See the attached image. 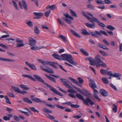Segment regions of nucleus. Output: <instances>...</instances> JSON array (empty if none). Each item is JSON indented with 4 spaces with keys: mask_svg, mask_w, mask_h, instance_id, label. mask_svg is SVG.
<instances>
[{
    "mask_svg": "<svg viewBox=\"0 0 122 122\" xmlns=\"http://www.w3.org/2000/svg\"><path fill=\"white\" fill-rule=\"evenodd\" d=\"M33 76L39 82H41L43 84L46 85L49 88L50 90L56 94H58L61 96H62V95L59 92L56 90L52 86L44 82V81L38 75H33Z\"/></svg>",
    "mask_w": 122,
    "mask_h": 122,
    "instance_id": "f257e3e1",
    "label": "nucleus"
},
{
    "mask_svg": "<svg viewBox=\"0 0 122 122\" xmlns=\"http://www.w3.org/2000/svg\"><path fill=\"white\" fill-rule=\"evenodd\" d=\"M101 60H105V58L99 55H97L95 56L94 59L95 64L97 68L100 66L106 68L107 66L106 64L102 61Z\"/></svg>",
    "mask_w": 122,
    "mask_h": 122,
    "instance_id": "f03ea898",
    "label": "nucleus"
},
{
    "mask_svg": "<svg viewBox=\"0 0 122 122\" xmlns=\"http://www.w3.org/2000/svg\"><path fill=\"white\" fill-rule=\"evenodd\" d=\"M89 81L90 82H89V86L93 90V95L94 97L98 100L100 102L101 99L97 95V94L99 93V92L97 90L95 89V88L97 87L96 84L95 82L92 79H90Z\"/></svg>",
    "mask_w": 122,
    "mask_h": 122,
    "instance_id": "7ed1b4c3",
    "label": "nucleus"
},
{
    "mask_svg": "<svg viewBox=\"0 0 122 122\" xmlns=\"http://www.w3.org/2000/svg\"><path fill=\"white\" fill-rule=\"evenodd\" d=\"M77 97L79 99L82 101L83 102V103L85 105L87 106L89 105L88 102L92 105H93L94 104V102H92L91 100L89 98H87L86 100V101L83 98V96L81 95L78 93H77L76 94Z\"/></svg>",
    "mask_w": 122,
    "mask_h": 122,
    "instance_id": "20e7f679",
    "label": "nucleus"
},
{
    "mask_svg": "<svg viewBox=\"0 0 122 122\" xmlns=\"http://www.w3.org/2000/svg\"><path fill=\"white\" fill-rule=\"evenodd\" d=\"M95 32H90V33H89L86 30L83 29L81 30V33L82 34L85 36L91 35L92 36L96 37H99V35L101 36H102V34L99 32L97 30H95Z\"/></svg>",
    "mask_w": 122,
    "mask_h": 122,
    "instance_id": "39448f33",
    "label": "nucleus"
},
{
    "mask_svg": "<svg viewBox=\"0 0 122 122\" xmlns=\"http://www.w3.org/2000/svg\"><path fill=\"white\" fill-rule=\"evenodd\" d=\"M61 57L63 60L67 61L73 65L75 64L73 61V59L72 56L70 54H65L61 55Z\"/></svg>",
    "mask_w": 122,
    "mask_h": 122,
    "instance_id": "423d86ee",
    "label": "nucleus"
},
{
    "mask_svg": "<svg viewBox=\"0 0 122 122\" xmlns=\"http://www.w3.org/2000/svg\"><path fill=\"white\" fill-rule=\"evenodd\" d=\"M23 40H21L20 39L17 38L15 40V42L17 43L16 45V47L20 48L24 46Z\"/></svg>",
    "mask_w": 122,
    "mask_h": 122,
    "instance_id": "0eeeda50",
    "label": "nucleus"
},
{
    "mask_svg": "<svg viewBox=\"0 0 122 122\" xmlns=\"http://www.w3.org/2000/svg\"><path fill=\"white\" fill-rule=\"evenodd\" d=\"M34 96H35L34 95H31L30 96L32 98L31 100L33 101L38 103H41L43 104L46 103L44 101L41 100L38 98L35 97L33 98L34 97Z\"/></svg>",
    "mask_w": 122,
    "mask_h": 122,
    "instance_id": "6e6552de",
    "label": "nucleus"
},
{
    "mask_svg": "<svg viewBox=\"0 0 122 122\" xmlns=\"http://www.w3.org/2000/svg\"><path fill=\"white\" fill-rule=\"evenodd\" d=\"M95 21L100 26L102 27H105L106 25L103 23L100 22L99 20L97 18L94 17H93V22Z\"/></svg>",
    "mask_w": 122,
    "mask_h": 122,
    "instance_id": "1a4fd4ad",
    "label": "nucleus"
},
{
    "mask_svg": "<svg viewBox=\"0 0 122 122\" xmlns=\"http://www.w3.org/2000/svg\"><path fill=\"white\" fill-rule=\"evenodd\" d=\"M29 45L31 46H34L35 45L36 42L35 40H34L32 38L30 37L29 39Z\"/></svg>",
    "mask_w": 122,
    "mask_h": 122,
    "instance_id": "9d476101",
    "label": "nucleus"
},
{
    "mask_svg": "<svg viewBox=\"0 0 122 122\" xmlns=\"http://www.w3.org/2000/svg\"><path fill=\"white\" fill-rule=\"evenodd\" d=\"M40 67H41V70L45 71L51 74H53L54 73L52 69L49 67H47L48 69L43 68H42V66H40Z\"/></svg>",
    "mask_w": 122,
    "mask_h": 122,
    "instance_id": "9b49d317",
    "label": "nucleus"
},
{
    "mask_svg": "<svg viewBox=\"0 0 122 122\" xmlns=\"http://www.w3.org/2000/svg\"><path fill=\"white\" fill-rule=\"evenodd\" d=\"M78 81H77V85L81 87H82V85L83 84L84 81L81 78L78 77L77 78Z\"/></svg>",
    "mask_w": 122,
    "mask_h": 122,
    "instance_id": "f8f14e48",
    "label": "nucleus"
},
{
    "mask_svg": "<svg viewBox=\"0 0 122 122\" xmlns=\"http://www.w3.org/2000/svg\"><path fill=\"white\" fill-rule=\"evenodd\" d=\"M25 63L31 69L34 70H36V68L34 64H30L29 62H26Z\"/></svg>",
    "mask_w": 122,
    "mask_h": 122,
    "instance_id": "ddd939ff",
    "label": "nucleus"
},
{
    "mask_svg": "<svg viewBox=\"0 0 122 122\" xmlns=\"http://www.w3.org/2000/svg\"><path fill=\"white\" fill-rule=\"evenodd\" d=\"M81 13L85 17H86L88 20L92 22H93V17L91 18L88 16L83 11H81Z\"/></svg>",
    "mask_w": 122,
    "mask_h": 122,
    "instance_id": "4468645a",
    "label": "nucleus"
},
{
    "mask_svg": "<svg viewBox=\"0 0 122 122\" xmlns=\"http://www.w3.org/2000/svg\"><path fill=\"white\" fill-rule=\"evenodd\" d=\"M100 92V94L102 96L105 97L108 96V93L105 90L101 89Z\"/></svg>",
    "mask_w": 122,
    "mask_h": 122,
    "instance_id": "2eb2a0df",
    "label": "nucleus"
},
{
    "mask_svg": "<svg viewBox=\"0 0 122 122\" xmlns=\"http://www.w3.org/2000/svg\"><path fill=\"white\" fill-rule=\"evenodd\" d=\"M31 48V50L36 51L37 50H40L41 48H46V47L45 46H41L39 47H36L34 46H32Z\"/></svg>",
    "mask_w": 122,
    "mask_h": 122,
    "instance_id": "dca6fc26",
    "label": "nucleus"
},
{
    "mask_svg": "<svg viewBox=\"0 0 122 122\" xmlns=\"http://www.w3.org/2000/svg\"><path fill=\"white\" fill-rule=\"evenodd\" d=\"M86 59L87 61H89L90 62V64L91 65L94 66V63L93 61V59L92 57H87L86 58Z\"/></svg>",
    "mask_w": 122,
    "mask_h": 122,
    "instance_id": "f3484780",
    "label": "nucleus"
},
{
    "mask_svg": "<svg viewBox=\"0 0 122 122\" xmlns=\"http://www.w3.org/2000/svg\"><path fill=\"white\" fill-rule=\"evenodd\" d=\"M22 76L24 77L28 78L34 81H36V80L34 79L32 76L29 75L23 74L22 75Z\"/></svg>",
    "mask_w": 122,
    "mask_h": 122,
    "instance_id": "a211bd4d",
    "label": "nucleus"
},
{
    "mask_svg": "<svg viewBox=\"0 0 122 122\" xmlns=\"http://www.w3.org/2000/svg\"><path fill=\"white\" fill-rule=\"evenodd\" d=\"M85 24L87 27L91 28H94L95 26V25L94 23L91 24L86 23H85Z\"/></svg>",
    "mask_w": 122,
    "mask_h": 122,
    "instance_id": "6ab92c4d",
    "label": "nucleus"
},
{
    "mask_svg": "<svg viewBox=\"0 0 122 122\" xmlns=\"http://www.w3.org/2000/svg\"><path fill=\"white\" fill-rule=\"evenodd\" d=\"M45 76L50 80L53 82L54 83H56V79L54 78H53L47 74L45 75Z\"/></svg>",
    "mask_w": 122,
    "mask_h": 122,
    "instance_id": "aec40b11",
    "label": "nucleus"
},
{
    "mask_svg": "<svg viewBox=\"0 0 122 122\" xmlns=\"http://www.w3.org/2000/svg\"><path fill=\"white\" fill-rule=\"evenodd\" d=\"M53 56L55 59L58 60H61L60 57V56L58 54L55 53L53 54L52 55Z\"/></svg>",
    "mask_w": 122,
    "mask_h": 122,
    "instance_id": "412c9836",
    "label": "nucleus"
},
{
    "mask_svg": "<svg viewBox=\"0 0 122 122\" xmlns=\"http://www.w3.org/2000/svg\"><path fill=\"white\" fill-rule=\"evenodd\" d=\"M22 2L24 9L25 10L27 11L28 8L25 1L24 0H22Z\"/></svg>",
    "mask_w": 122,
    "mask_h": 122,
    "instance_id": "4be33fe9",
    "label": "nucleus"
},
{
    "mask_svg": "<svg viewBox=\"0 0 122 122\" xmlns=\"http://www.w3.org/2000/svg\"><path fill=\"white\" fill-rule=\"evenodd\" d=\"M0 60L3 61H9V62H14L15 60H11L6 58H4L2 57H0Z\"/></svg>",
    "mask_w": 122,
    "mask_h": 122,
    "instance_id": "5701e85b",
    "label": "nucleus"
},
{
    "mask_svg": "<svg viewBox=\"0 0 122 122\" xmlns=\"http://www.w3.org/2000/svg\"><path fill=\"white\" fill-rule=\"evenodd\" d=\"M56 5H53L51 6H47L46 7L47 9H48L50 8L52 10H54L56 8Z\"/></svg>",
    "mask_w": 122,
    "mask_h": 122,
    "instance_id": "b1692460",
    "label": "nucleus"
},
{
    "mask_svg": "<svg viewBox=\"0 0 122 122\" xmlns=\"http://www.w3.org/2000/svg\"><path fill=\"white\" fill-rule=\"evenodd\" d=\"M19 87L22 89L25 90H28L29 89V88L27 87V86L24 85H20Z\"/></svg>",
    "mask_w": 122,
    "mask_h": 122,
    "instance_id": "393cba45",
    "label": "nucleus"
},
{
    "mask_svg": "<svg viewBox=\"0 0 122 122\" xmlns=\"http://www.w3.org/2000/svg\"><path fill=\"white\" fill-rule=\"evenodd\" d=\"M11 87L12 89L15 92L19 93L20 91V90L18 87H16L14 86H12Z\"/></svg>",
    "mask_w": 122,
    "mask_h": 122,
    "instance_id": "a878e982",
    "label": "nucleus"
},
{
    "mask_svg": "<svg viewBox=\"0 0 122 122\" xmlns=\"http://www.w3.org/2000/svg\"><path fill=\"white\" fill-rule=\"evenodd\" d=\"M80 51L83 54L86 56H87L89 55L88 53L83 49H80Z\"/></svg>",
    "mask_w": 122,
    "mask_h": 122,
    "instance_id": "bb28decb",
    "label": "nucleus"
},
{
    "mask_svg": "<svg viewBox=\"0 0 122 122\" xmlns=\"http://www.w3.org/2000/svg\"><path fill=\"white\" fill-rule=\"evenodd\" d=\"M42 111L46 113H51L52 112L51 110L48 109L46 108H44L42 110Z\"/></svg>",
    "mask_w": 122,
    "mask_h": 122,
    "instance_id": "cd10ccee",
    "label": "nucleus"
},
{
    "mask_svg": "<svg viewBox=\"0 0 122 122\" xmlns=\"http://www.w3.org/2000/svg\"><path fill=\"white\" fill-rule=\"evenodd\" d=\"M23 101L24 102L29 104H31L32 103V102L31 101L27 98H24L23 99Z\"/></svg>",
    "mask_w": 122,
    "mask_h": 122,
    "instance_id": "c85d7f7f",
    "label": "nucleus"
},
{
    "mask_svg": "<svg viewBox=\"0 0 122 122\" xmlns=\"http://www.w3.org/2000/svg\"><path fill=\"white\" fill-rule=\"evenodd\" d=\"M33 14L37 16H42L43 15V14L41 12H35L33 13Z\"/></svg>",
    "mask_w": 122,
    "mask_h": 122,
    "instance_id": "c756f323",
    "label": "nucleus"
},
{
    "mask_svg": "<svg viewBox=\"0 0 122 122\" xmlns=\"http://www.w3.org/2000/svg\"><path fill=\"white\" fill-rule=\"evenodd\" d=\"M26 24L29 27H31L33 26V23L31 21L26 20Z\"/></svg>",
    "mask_w": 122,
    "mask_h": 122,
    "instance_id": "7c9ffc66",
    "label": "nucleus"
},
{
    "mask_svg": "<svg viewBox=\"0 0 122 122\" xmlns=\"http://www.w3.org/2000/svg\"><path fill=\"white\" fill-rule=\"evenodd\" d=\"M99 52L104 56H108V54L107 53L102 51L100 50Z\"/></svg>",
    "mask_w": 122,
    "mask_h": 122,
    "instance_id": "2f4dec72",
    "label": "nucleus"
},
{
    "mask_svg": "<svg viewBox=\"0 0 122 122\" xmlns=\"http://www.w3.org/2000/svg\"><path fill=\"white\" fill-rule=\"evenodd\" d=\"M106 28L109 29L110 30H112L115 29V27L112 26L111 25H107L106 26Z\"/></svg>",
    "mask_w": 122,
    "mask_h": 122,
    "instance_id": "473e14b6",
    "label": "nucleus"
},
{
    "mask_svg": "<svg viewBox=\"0 0 122 122\" xmlns=\"http://www.w3.org/2000/svg\"><path fill=\"white\" fill-rule=\"evenodd\" d=\"M107 71L106 70L101 69L100 70V72L102 75H106Z\"/></svg>",
    "mask_w": 122,
    "mask_h": 122,
    "instance_id": "72a5a7b5",
    "label": "nucleus"
},
{
    "mask_svg": "<svg viewBox=\"0 0 122 122\" xmlns=\"http://www.w3.org/2000/svg\"><path fill=\"white\" fill-rule=\"evenodd\" d=\"M102 80L104 83L106 84H107L109 83L108 80L105 78H102Z\"/></svg>",
    "mask_w": 122,
    "mask_h": 122,
    "instance_id": "f704fd0d",
    "label": "nucleus"
},
{
    "mask_svg": "<svg viewBox=\"0 0 122 122\" xmlns=\"http://www.w3.org/2000/svg\"><path fill=\"white\" fill-rule=\"evenodd\" d=\"M88 92L87 91H85V92H86V93H84L83 92L81 94L86 97H89V96L91 95V94L88 93Z\"/></svg>",
    "mask_w": 122,
    "mask_h": 122,
    "instance_id": "c9c22d12",
    "label": "nucleus"
},
{
    "mask_svg": "<svg viewBox=\"0 0 122 122\" xmlns=\"http://www.w3.org/2000/svg\"><path fill=\"white\" fill-rule=\"evenodd\" d=\"M113 107L112 108V110H113L114 112V113H116L117 112V107L115 104H114L113 105Z\"/></svg>",
    "mask_w": 122,
    "mask_h": 122,
    "instance_id": "e433bc0d",
    "label": "nucleus"
},
{
    "mask_svg": "<svg viewBox=\"0 0 122 122\" xmlns=\"http://www.w3.org/2000/svg\"><path fill=\"white\" fill-rule=\"evenodd\" d=\"M63 15L66 17V18H69L71 20H73V18L69 15L68 14H63Z\"/></svg>",
    "mask_w": 122,
    "mask_h": 122,
    "instance_id": "4c0bfd02",
    "label": "nucleus"
},
{
    "mask_svg": "<svg viewBox=\"0 0 122 122\" xmlns=\"http://www.w3.org/2000/svg\"><path fill=\"white\" fill-rule=\"evenodd\" d=\"M59 37L62 39L64 42H67V40L65 36L62 35H59Z\"/></svg>",
    "mask_w": 122,
    "mask_h": 122,
    "instance_id": "58836bf2",
    "label": "nucleus"
},
{
    "mask_svg": "<svg viewBox=\"0 0 122 122\" xmlns=\"http://www.w3.org/2000/svg\"><path fill=\"white\" fill-rule=\"evenodd\" d=\"M46 117L47 118L51 120H53V121L54 120L55 117L49 114H47Z\"/></svg>",
    "mask_w": 122,
    "mask_h": 122,
    "instance_id": "ea45409f",
    "label": "nucleus"
},
{
    "mask_svg": "<svg viewBox=\"0 0 122 122\" xmlns=\"http://www.w3.org/2000/svg\"><path fill=\"white\" fill-rule=\"evenodd\" d=\"M121 76V74L119 73H115V74H113V77H118L119 76Z\"/></svg>",
    "mask_w": 122,
    "mask_h": 122,
    "instance_id": "a19ab883",
    "label": "nucleus"
},
{
    "mask_svg": "<svg viewBox=\"0 0 122 122\" xmlns=\"http://www.w3.org/2000/svg\"><path fill=\"white\" fill-rule=\"evenodd\" d=\"M5 97L6 100V102L8 103L11 104V103L7 95H5Z\"/></svg>",
    "mask_w": 122,
    "mask_h": 122,
    "instance_id": "79ce46f5",
    "label": "nucleus"
},
{
    "mask_svg": "<svg viewBox=\"0 0 122 122\" xmlns=\"http://www.w3.org/2000/svg\"><path fill=\"white\" fill-rule=\"evenodd\" d=\"M29 108L33 112H36L37 113H39L38 111L35 109L34 107H29Z\"/></svg>",
    "mask_w": 122,
    "mask_h": 122,
    "instance_id": "37998d69",
    "label": "nucleus"
},
{
    "mask_svg": "<svg viewBox=\"0 0 122 122\" xmlns=\"http://www.w3.org/2000/svg\"><path fill=\"white\" fill-rule=\"evenodd\" d=\"M34 32L36 34H38L39 33V30L38 29L37 26H36L35 27Z\"/></svg>",
    "mask_w": 122,
    "mask_h": 122,
    "instance_id": "c03bdc74",
    "label": "nucleus"
},
{
    "mask_svg": "<svg viewBox=\"0 0 122 122\" xmlns=\"http://www.w3.org/2000/svg\"><path fill=\"white\" fill-rule=\"evenodd\" d=\"M51 12V10H49L46 11L45 13V16L47 17H48L49 16V15Z\"/></svg>",
    "mask_w": 122,
    "mask_h": 122,
    "instance_id": "a18cd8bd",
    "label": "nucleus"
},
{
    "mask_svg": "<svg viewBox=\"0 0 122 122\" xmlns=\"http://www.w3.org/2000/svg\"><path fill=\"white\" fill-rule=\"evenodd\" d=\"M60 80L61 81V83L64 85L67 83L66 82V79H64L60 78Z\"/></svg>",
    "mask_w": 122,
    "mask_h": 122,
    "instance_id": "49530a36",
    "label": "nucleus"
},
{
    "mask_svg": "<svg viewBox=\"0 0 122 122\" xmlns=\"http://www.w3.org/2000/svg\"><path fill=\"white\" fill-rule=\"evenodd\" d=\"M71 14V15L72 16H76V15L75 12L71 9L69 10Z\"/></svg>",
    "mask_w": 122,
    "mask_h": 122,
    "instance_id": "de8ad7c7",
    "label": "nucleus"
},
{
    "mask_svg": "<svg viewBox=\"0 0 122 122\" xmlns=\"http://www.w3.org/2000/svg\"><path fill=\"white\" fill-rule=\"evenodd\" d=\"M55 106L61 109H63L66 108V107H64L62 106H61L59 104H56Z\"/></svg>",
    "mask_w": 122,
    "mask_h": 122,
    "instance_id": "09e8293b",
    "label": "nucleus"
},
{
    "mask_svg": "<svg viewBox=\"0 0 122 122\" xmlns=\"http://www.w3.org/2000/svg\"><path fill=\"white\" fill-rule=\"evenodd\" d=\"M20 112L24 114L25 115L27 116H30L29 113L28 112H25L22 111L21 110H20Z\"/></svg>",
    "mask_w": 122,
    "mask_h": 122,
    "instance_id": "8fccbe9b",
    "label": "nucleus"
},
{
    "mask_svg": "<svg viewBox=\"0 0 122 122\" xmlns=\"http://www.w3.org/2000/svg\"><path fill=\"white\" fill-rule=\"evenodd\" d=\"M87 7L88 8H90L91 10H94V6L91 4H89L87 5Z\"/></svg>",
    "mask_w": 122,
    "mask_h": 122,
    "instance_id": "3c124183",
    "label": "nucleus"
},
{
    "mask_svg": "<svg viewBox=\"0 0 122 122\" xmlns=\"http://www.w3.org/2000/svg\"><path fill=\"white\" fill-rule=\"evenodd\" d=\"M12 2L13 3L14 6L15 8L17 10H18V9L17 7V6L16 3V2L14 0H12Z\"/></svg>",
    "mask_w": 122,
    "mask_h": 122,
    "instance_id": "603ef678",
    "label": "nucleus"
},
{
    "mask_svg": "<svg viewBox=\"0 0 122 122\" xmlns=\"http://www.w3.org/2000/svg\"><path fill=\"white\" fill-rule=\"evenodd\" d=\"M110 86L113 88L114 90L117 91V89L116 86L112 83L110 84Z\"/></svg>",
    "mask_w": 122,
    "mask_h": 122,
    "instance_id": "864d4df0",
    "label": "nucleus"
},
{
    "mask_svg": "<svg viewBox=\"0 0 122 122\" xmlns=\"http://www.w3.org/2000/svg\"><path fill=\"white\" fill-rule=\"evenodd\" d=\"M106 75L113 77V74L111 71H107Z\"/></svg>",
    "mask_w": 122,
    "mask_h": 122,
    "instance_id": "5fc2aeb1",
    "label": "nucleus"
},
{
    "mask_svg": "<svg viewBox=\"0 0 122 122\" xmlns=\"http://www.w3.org/2000/svg\"><path fill=\"white\" fill-rule=\"evenodd\" d=\"M99 32L101 33L102 34V33L106 36H108V34L105 31L102 30H100Z\"/></svg>",
    "mask_w": 122,
    "mask_h": 122,
    "instance_id": "6e6d98bb",
    "label": "nucleus"
},
{
    "mask_svg": "<svg viewBox=\"0 0 122 122\" xmlns=\"http://www.w3.org/2000/svg\"><path fill=\"white\" fill-rule=\"evenodd\" d=\"M102 41L107 45L109 46L110 44L105 39H104L102 40Z\"/></svg>",
    "mask_w": 122,
    "mask_h": 122,
    "instance_id": "4d7b16f0",
    "label": "nucleus"
},
{
    "mask_svg": "<svg viewBox=\"0 0 122 122\" xmlns=\"http://www.w3.org/2000/svg\"><path fill=\"white\" fill-rule=\"evenodd\" d=\"M68 78L73 83H76V81L74 79L70 77H68Z\"/></svg>",
    "mask_w": 122,
    "mask_h": 122,
    "instance_id": "13d9d810",
    "label": "nucleus"
},
{
    "mask_svg": "<svg viewBox=\"0 0 122 122\" xmlns=\"http://www.w3.org/2000/svg\"><path fill=\"white\" fill-rule=\"evenodd\" d=\"M46 105L52 108H54L55 107V106L54 105H52L51 104H46Z\"/></svg>",
    "mask_w": 122,
    "mask_h": 122,
    "instance_id": "bf43d9fd",
    "label": "nucleus"
},
{
    "mask_svg": "<svg viewBox=\"0 0 122 122\" xmlns=\"http://www.w3.org/2000/svg\"><path fill=\"white\" fill-rule=\"evenodd\" d=\"M57 20L59 24L61 25H64V23L63 22H62L59 19H57Z\"/></svg>",
    "mask_w": 122,
    "mask_h": 122,
    "instance_id": "052dcab7",
    "label": "nucleus"
},
{
    "mask_svg": "<svg viewBox=\"0 0 122 122\" xmlns=\"http://www.w3.org/2000/svg\"><path fill=\"white\" fill-rule=\"evenodd\" d=\"M67 92L69 93H75L76 91L73 90L69 89L68 90H67Z\"/></svg>",
    "mask_w": 122,
    "mask_h": 122,
    "instance_id": "680f3d73",
    "label": "nucleus"
},
{
    "mask_svg": "<svg viewBox=\"0 0 122 122\" xmlns=\"http://www.w3.org/2000/svg\"><path fill=\"white\" fill-rule=\"evenodd\" d=\"M0 46L4 48L8 49V48L5 45L1 43H0Z\"/></svg>",
    "mask_w": 122,
    "mask_h": 122,
    "instance_id": "e2e57ef3",
    "label": "nucleus"
},
{
    "mask_svg": "<svg viewBox=\"0 0 122 122\" xmlns=\"http://www.w3.org/2000/svg\"><path fill=\"white\" fill-rule=\"evenodd\" d=\"M65 85L66 87V88L68 89H70L72 88V87L70 86L67 83Z\"/></svg>",
    "mask_w": 122,
    "mask_h": 122,
    "instance_id": "0e129e2a",
    "label": "nucleus"
},
{
    "mask_svg": "<svg viewBox=\"0 0 122 122\" xmlns=\"http://www.w3.org/2000/svg\"><path fill=\"white\" fill-rule=\"evenodd\" d=\"M6 110L7 111H8L10 113H11V112H12L13 111V110L12 109L9 108L8 107H7L6 108Z\"/></svg>",
    "mask_w": 122,
    "mask_h": 122,
    "instance_id": "69168bd1",
    "label": "nucleus"
},
{
    "mask_svg": "<svg viewBox=\"0 0 122 122\" xmlns=\"http://www.w3.org/2000/svg\"><path fill=\"white\" fill-rule=\"evenodd\" d=\"M70 31L71 33L73 35L75 36H76V33L75 31L73 30H72L71 29L70 30Z\"/></svg>",
    "mask_w": 122,
    "mask_h": 122,
    "instance_id": "338daca9",
    "label": "nucleus"
},
{
    "mask_svg": "<svg viewBox=\"0 0 122 122\" xmlns=\"http://www.w3.org/2000/svg\"><path fill=\"white\" fill-rule=\"evenodd\" d=\"M3 119L5 121L9 120H10L9 117H7L6 116H4L3 117Z\"/></svg>",
    "mask_w": 122,
    "mask_h": 122,
    "instance_id": "774afa93",
    "label": "nucleus"
}]
</instances>
